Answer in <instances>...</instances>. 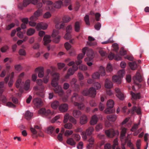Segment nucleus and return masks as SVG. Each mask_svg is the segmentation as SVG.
<instances>
[{
  "mask_svg": "<svg viewBox=\"0 0 149 149\" xmlns=\"http://www.w3.org/2000/svg\"><path fill=\"white\" fill-rule=\"evenodd\" d=\"M81 114V112L80 111L77 109L74 110L72 111V115L75 118H78Z\"/></svg>",
  "mask_w": 149,
  "mask_h": 149,
  "instance_id": "f3484780",
  "label": "nucleus"
},
{
  "mask_svg": "<svg viewBox=\"0 0 149 149\" xmlns=\"http://www.w3.org/2000/svg\"><path fill=\"white\" fill-rule=\"evenodd\" d=\"M44 69L42 67H38L36 68L35 70V71L36 72L38 71V77L39 78H42L44 76Z\"/></svg>",
  "mask_w": 149,
  "mask_h": 149,
  "instance_id": "1a4fd4ad",
  "label": "nucleus"
},
{
  "mask_svg": "<svg viewBox=\"0 0 149 149\" xmlns=\"http://www.w3.org/2000/svg\"><path fill=\"white\" fill-rule=\"evenodd\" d=\"M30 81L28 79L26 80L25 82L24 86V89L25 90H28L30 88Z\"/></svg>",
  "mask_w": 149,
  "mask_h": 149,
  "instance_id": "c85d7f7f",
  "label": "nucleus"
},
{
  "mask_svg": "<svg viewBox=\"0 0 149 149\" xmlns=\"http://www.w3.org/2000/svg\"><path fill=\"white\" fill-rule=\"evenodd\" d=\"M112 80L114 82H116L117 84H120L121 82V79L117 75H114L112 77Z\"/></svg>",
  "mask_w": 149,
  "mask_h": 149,
  "instance_id": "a211bd4d",
  "label": "nucleus"
},
{
  "mask_svg": "<svg viewBox=\"0 0 149 149\" xmlns=\"http://www.w3.org/2000/svg\"><path fill=\"white\" fill-rule=\"evenodd\" d=\"M54 90L55 93H58L60 96H62L63 95L64 92L61 87L59 86H57L54 87Z\"/></svg>",
  "mask_w": 149,
  "mask_h": 149,
  "instance_id": "9d476101",
  "label": "nucleus"
},
{
  "mask_svg": "<svg viewBox=\"0 0 149 149\" xmlns=\"http://www.w3.org/2000/svg\"><path fill=\"white\" fill-rule=\"evenodd\" d=\"M133 79L134 81V83L136 84H138L136 83V81H138L139 83L142 81L141 76L138 72L136 73V75L133 77Z\"/></svg>",
  "mask_w": 149,
  "mask_h": 149,
  "instance_id": "9b49d317",
  "label": "nucleus"
},
{
  "mask_svg": "<svg viewBox=\"0 0 149 149\" xmlns=\"http://www.w3.org/2000/svg\"><path fill=\"white\" fill-rule=\"evenodd\" d=\"M51 36L49 35H46L44 36L43 40L44 41L43 44L45 45H47L48 43L51 42Z\"/></svg>",
  "mask_w": 149,
  "mask_h": 149,
  "instance_id": "dca6fc26",
  "label": "nucleus"
},
{
  "mask_svg": "<svg viewBox=\"0 0 149 149\" xmlns=\"http://www.w3.org/2000/svg\"><path fill=\"white\" fill-rule=\"evenodd\" d=\"M71 20V18L68 16H65L63 18V22L64 23H68Z\"/></svg>",
  "mask_w": 149,
  "mask_h": 149,
  "instance_id": "e433bc0d",
  "label": "nucleus"
},
{
  "mask_svg": "<svg viewBox=\"0 0 149 149\" xmlns=\"http://www.w3.org/2000/svg\"><path fill=\"white\" fill-rule=\"evenodd\" d=\"M82 94L84 96L89 95V89H86L84 90L81 92Z\"/></svg>",
  "mask_w": 149,
  "mask_h": 149,
  "instance_id": "774afa93",
  "label": "nucleus"
},
{
  "mask_svg": "<svg viewBox=\"0 0 149 149\" xmlns=\"http://www.w3.org/2000/svg\"><path fill=\"white\" fill-rule=\"evenodd\" d=\"M96 94L95 89L91 87L89 89V95L92 97H94Z\"/></svg>",
  "mask_w": 149,
  "mask_h": 149,
  "instance_id": "2eb2a0df",
  "label": "nucleus"
},
{
  "mask_svg": "<svg viewBox=\"0 0 149 149\" xmlns=\"http://www.w3.org/2000/svg\"><path fill=\"white\" fill-rule=\"evenodd\" d=\"M88 121L87 116L85 114L82 115L80 118V123L83 125L86 124Z\"/></svg>",
  "mask_w": 149,
  "mask_h": 149,
  "instance_id": "ddd939ff",
  "label": "nucleus"
},
{
  "mask_svg": "<svg viewBox=\"0 0 149 149\" xmlns=\"http://www.w3.org/2000/svg\"><path fill=\"white\" fill-rule=\"evenodd\" d=\"M72 136H73L74 139L77 141H79L80 139V136L78 134H74Z\"/></svg>",
  "mask_w": 149,
  "mask_h": 149,
  "instance_id": "4d7b16f0",
  "label": "nucleus"
},
{
  "mask_svg": "<svg viewBox=\"0 0 149 149\" xmlns=\"http://www.w3.org/2000/svg\"><path fill=\"white\" fill-rule=\"evenodd\" d=\"M105 87L107 89L111 88L113 86L112 82L108 79H106L104 84Z\"/></svg>",
  "mask_w": 149,
  "mask_h": 149,
  "instance_id": "4468645a",
  "label": "nucleus"
},
{
  "mask_svg": "<svg viewBox=\"0 0 149 149\" xmlns=\"http://www.w3.org/2000/svg\"><path fill=\"white\" fill-rule=\"evenodd\" d=\"M129 65L132 70H134L137 68V65L135 62L130 63Z\"/></svg>",
  "mask_w": 149,
  "mask_h": 149,
  "instance_id": "2f4dec72",
  "label": "nucleus"
},
{
  "mask_svg": "<svg viewBox=\"0 0 149 149\" xmlns=\"http://www.w3.org/2000/svg\"><path fill=\"white\" fill-rule=\"evenodd\" d=\"M107 104L108 107L110 108H112L113 107L114 102L112 100H109L108 101Z\"/></svg>",
  "mask_w": 149,
  "mask_h": 149,
  "instance_id": "f704fd0d",
  "label": "nucleus"
},
{
  "mask_svg": "<svg viewBox=\"0 0 149 149\" xmlns=\"http://www.w3.org/2000/svg\"><path fill=\"white\" fill-rule=\"evenodd\" d=\"M125 71L124 70H119L118 72V76L120 77L121 79L125 75Z\"/></svg>",
  "mask_w": 149,
  "mask_h": 149,
  "instance_id": "a19ab883",
  "label": "nucleus"
},
{
  "mask_svg": "<svg viewBox=\"0 0 149 149\" xmlns=\"http://www.w3.org/2000/svg\"><path fill=\"white\" fill-rule=\"evenodd\" d=\"M15 70L18 71H20L22 70V68L20 64L16 65L14 66Z\"/></svg>",
  "mask_w": 149,
  "mask_h": 149,
  "instance_id": "09e8293b",
  "label": "nucleus"
},
{
  "mask_svg": "<svg viewBox=\"0 0 149 149\" xmlns=\"http://www.w3.org/2000/svg\"><path fill=\"white\" fill-rule=\"evenodd\" d=\"M98 118L96 115H94L92 117L90 121V123L91 125H94L96 124L98 121Z\"/></svg>",
  "mask_w": 149,
  "mask_h": 149,
  "instance_id": "6ab92c4d",
  "label": "nucleus"
},
{
  "mask_svg": "<svg viewBox=\"0 0 149 149\" xmlns=\"http://www.w3.org/2000/svg\"><path fill=\"white\" fill-rule=\"evenodd\" d=\"M64 125V127L65 129L71 130L72 128L73 125L70 123H65Z\"/></svg>",
  "mask_w": 149,
  "mask_h": 149,
  "instance_id": "4c0bfd02",
  "label": "nucleus"
},
{
  "mask_svg": "<svg viewBox=\"0 0 149 149\" xmlns=\"http://www.w3.org/2000/svg\"><path fill=\"white\" fill-rule=\"evenodd\" d=\"M94 131V128L93 127H90L86 130L85 132H82L81 135L83 140H86L87 138V136H91L92 134Z\"/></svg>",
  "mask_w": 149,
  "mask_h": 149,
  "instance_id": "f257e3e1",
  "label": "nucleus"
},
{
  "mask_svg": "<svg viewBox=\"0 0 149 149\" xmlns=\"http://www.w3.org/2000/svg\"><path fill=\"white\" fill-rule=\"evenodd\" d=\"M53 78L51 82V85L53 87H55L58 86V81L59 79V74L55 73L53 75Z\"/></svg>",
  "mask_w": 149,
  "mask_h": 149,
  "instance_id": "39448f33",
  "label": "nucleus"
},
{
  "mask_svg": "<svg viewBox=\"0 0 149 149\" xmlns=\"http://www.w3.org/2000/svg\"><path fill=\"white\" fill-rule=\"evenodd\" d=\"M65 25V23L63 22L59 26L58 24H57L55 25V28L56 29H63Z\"/></svg>",
  "mask_w": 149,
  "mask_h": 149,
  "instance_id": "58836bf2",
  "label": "nucleus"
},
{
  "mask_svg": "<svg viewBox=\"0 0 149 149\" xmlns=\"http://www.w3.org/2000/svg\"><path fill=\"white\" fill-rule=\"evenodd\" d=\"M62 4V2L61 1H59L56 3L54 7L57 8H60L61 7Z\"/></svg>",
  "mask_w": 149,
  "mask_h": 149,
  "instance_id": "c9c22d12",
  "label": "nucleus"
},
{
  "mask_svg": "<svg viewBox=\"0 0 149 149\" xmlns=\"http://www.w3.org/2000/svg\"><path fill=\"white\" fill-rule=\"evenodd\" d=\"M55 129V127L52 126L48 127L47 128V133L49 134H52Z\"/></svg>",
  "mask_w": 149,
  "mask_h": 149,
  "instance_id": "72a5a7b5",
  "label": "nucleus"
},
{
  "mask_svg": "<svg viewBox=\"0 0 149 149\" xmlns=\"http://www.w3.org/2000/svg\"><path fill=\"white\" fill-rule=\"evenodd\" d=\"M35 32V30L32 28H30L28 29L26 32L27 35L28 36H31L33 35Z\"/></svg>",
  "mask_w": 149,
  "mask_h": 149,
  "instance_id": "cd10ccee",
  "label": "nucleus"
},
{
  "mask_svg": "<svg viewBox=\"0 0 149 149\" xmlns=\"http://www.w3.org/2000/svg\"><path fill=\"white\" fill-rule=\"evenodd\" d=\"M42 12L43 11L42 9H38L34 13L33 15L31 16L30 17V19L31 20H35L37 17H39L42 15Z\"/></svg>",
  "mask_w": 149,
  "mask_h": 149,
  "instance_id": "423d86ee",
  "label": "nucleus"
},
{
  "mask_svg": "<svg viewBox=\"0 0 149 149\" xmlns=\"http://www.w3.org/2000/svg\"><path fill=\"white\" fill-rule=\"evenodd\" d=\"M130 94L132 96V98L134 100L140 99L141 97V94L140 93H135L132 91L130 92Z\"/></svg>",
  "mask_w": 149,
  "mask_h": 149,
  "instance_id": "aec40b11",
  "label": "nucleus"
},
{
  "mask_svg": "<svg viewBox=\"0 0 149 149\" xmlns=\"http://www.w3.org/2000/svg\"><path fill=\"white\" fill-rule=\"evenodd\" d=\"M18 53L19 55L25 56L26 54V52L25 50L24 49H20L19 50Z\"/></svg>",
  "mask_w": 149,
  "mask_h": 149,
  "instance_id": "a18cd8bd",
  "label": "nucleus"
},
{
  "mask_svg": "<svg viewBox=\"0 0 149 149\" xmlns=\"http://www.w3.org/2000/svg\"><path fill=\"white\" fill-rule=\"evenodd\" d=\"M42 2L44 4L49 6L52 5L53 3L52 1L47 0H42Z\"/></svg>",
  "mask_w": 149,
  "mask_h": 149,
  "instance_id": "603ef678",
  "label": "nucleus"
},
{
  "mask_svg": "<svg viewBox=\"0 0 149 149\" xmlns=\"http://www.w3.org/2000/svg\"><path fill=\"white\" fill-rule=\"evenodd\" d=\"M118 145V139L117 138H116L113 141V144L112 146L113 149H115L116 146Z\"/></svg>",
  "mask_w": 149,
  "mask_h": 149,
  "instance_id": "de8ad7c7",
  "label": "nucleus"
},
{
  "mask_svg": "<svg viewBox=\"0 0 149 149\" xmlns=\"http://www.w3.org/2000/svg\"><path fill=\"white\" fill-rule=\"evenodd\" d=\"M84 100L83 97L79 95L77 93H73L72 97L71 98V101L73 103V104L75 102H83Z\"/></svg>",
  "mask_w": 149,
  "mask_h": 149,
  "instance_id": "f03ea898",
  "label": "nucleus"
},
{
  "mask_svg": "<svg viewBox=\"0 0 149 149\" xmlns=\"http://www.w3.org/2000/svg\"><path fill=\"white\" fill-rule=\"evenodd\" d=\"M9 49V47L7 45H5L2 47L1 49L0 50L2 53H4L6 52Z\"/></svg>",
  "mask_w": 149,
  "mask_h": 149,
  "instance_id": "37998d69",
  "label": "nucleus"
},
{
  "mask_svg": "<svg viewBox=\"0 0 149 149\" xmlns=\"http://www.w3.org/2000/svg\"><path fill=\"white\" fill-rule=\"evenodd\" d=\"M127 129L124 127L122 128V131L120 134V137L121 139H122L125 135L126 133Z\"/></svg>",
  "mask_w": 149,
  "mask_h": 149,
  "instance_id": "ea45409f",
  "label": "nucleus"
},
{
  "mask_svg": "<svg viewBox=\"0 0 149 149\" xmlns=\"http://www.w3.org/2000/svg\"><path fill=\"white\" fill-rule=\"evenodd\" d=\"M73 132L72 130H67L64 133V135L65 136H68L72 134Z\"/></svg>",
  "mask_w": 149,
  "mask_h": 149,
  "instance_id": "79ce46f5",
  "label": "nucleus"
},
{
  "mask_svg": "<svg viewBox=\"0 0 149 149\" xmlns=\"http://www.w3.org/2000/svg\"><path fill=\"white\" fill-rule=\"evenodd\" d=\"M69 121L72 123L73 124L75 125L77 123V121L73 117L71 116L69 120Z\"/></svg>",
  "mask_w": 149,
  "mask_h": 149,
  "instance_id": "69168bd1",
  "label": "nucleus"
},
{
  "mask_svg": "<svg viewBox=\"0 0 149 149\" xmlns=\"http://www.w3.org/2000/svg\"><path fill=\"white\" fill-rule=\"evenodd\" d=\"M77 77L79 80H83L84 79V76L81 72H79L78 73Z\"/></svg>",
  "mask_w": 149,
  "mask_h": 149,
  "instance_id": "e2e57ef3",
  "label": "nucleus"
},
{
  "mask_svg": "<svg viewBox=\"0 0 149 149\" xmlns=\"http://www.w3.org/2000/svg\"><path fill=\"white\" fill-rule=\"evenodd\" d=\"M136 111L137 114L139 115L141 114V109L140 107H133L132 109V113H133L134 111Z\"/></svg>",
  "mask_w": 149,
  "mask_h": 149,
  "instance_id": "a878e982",
  "label": "nucleus"
},
{
  "mask_svg": "<svg viewBox=\"0 0 149 149\" xmlns=\"http://www.w3.org/2000/svg\"><path fill=\"white\" fill-rule=\"evenodd\" d=\"M107 118L109 121L114 122L116 119L117 116L115 115H109L107 116Z\"/></svg>",
  "mask_w": 149,
  "mask_h": 149,
  "instance_id": "412c9836",
  "label": "nucleus"
},
{
  "mask_svg": "<svg viewBox=\"0 0 149 149\" xmlns=\"http://www.w3.org/2000/svg\"><path fill=\"white\" fill-rule=\"evenodd\" d=\"M99 72L100 75L102 76H104L106 74L105 68L102 66L100 67Z\"/></svg>",
  "mask_w": 149,
  "mask_h": 149,
  "instance_id": "bb28decb",
  "label": "nucleus"
},
{
  "mask_svg": "<svg viewBox=\"0 0 149 149\" xmlns=\"http://www.w3.org/2000/svg\"><path fill=\"white\" fill-rule=\"evenodd\" d=\"M116 96L120 100H123L124 98V94L121 92L118 94H116Z\"/></svg>",
  "mask_w": 149,
  "mask_h": 149,
  "instance_id": "3c124183",
  "label": "nucleus"
},
{
  "mask_svg": "<svg viewBox=\"0 0 149 149\" xmlns=\"http://www.w3.org/2000/svg\"><path fill=\"white\" fill-rule=\"evenodd\" d=\"M66 142L68 144L72 146H75L76 142L72 138H69L67 140Z\"/></svg>",
  "mask_w": 149,
  "mask_h": 149,
  "instance_id": "4be33fe9",
  "label": "nucleus"
},
{
  "mask_svg": "<svg viewBox=\"0 0 149 149\" xmlns=\"http://www.w3.org/2000/svg\"><path fill=\"white\" fill-rule=\"evenodd\" d=\"M33 116V113L29 111H26L25 114V118L28 120L31 119Z\"/></svg>",
  "mask_w": 149,
  "mask_h": 149,
  "instance_id": "5701e85b",
  "label": "nucleus"
},
{
  "mask_svg": "<svg viewBox=\"0 0 149 149\" xmlns=\"http://www.w3.org/2000/svg\"><path fill=\"white\" fill-rule=\"evenodd\" d=\"M72 29V26L71 25H68L66 28V31L68 33H70Z\"/></svg>",
  "mask_w": 149,
  "mask_h": 149,
  "instance_id": "0e129e2a",
  "label": "nucleus"
},
{
  "mask_svg": "<svg viewBox=\"0 0 149 149\" xmlns=\"http://www.w3.org/2000/svg\"><path fill=\"white\" fill-rule=\"evenodd\" d=\"M33 104L37 107H40L43 105V102L39 98L34 99L33 100Z\"/></svg>",
  "mask_w": 149,
  "mask_h": 149,
  "instance_id": "0eeeda50",
  "label": "nucleus"
},
{
  "mask_svg": "<svg viewBox=\"0 0 149 149\" xmlns=\"http://www.w3.org/2000/svg\"><path fill=\"white\" fill-rule=\"evenodd\" d=\"M78 67L76 65H73L72 67L70 68L68 70L67 73L65 76V77L67 79L69 76L73 75L75 72L77 70Z\"/></svg>",
  "mask_w": 149,
  "mask_h": 149,
  "instance_id": "20e7f679",
  "label": "nucleus"
},
{
  "mask_svg": "<svg viewBox=\"0 0 149 149\" xmlns=\"http://www.w3.org/2000/svg\"><path fill=\"white\" fill-rule=\"evenodd\" d=\"M84 20L86 22V24L87 25H89L90 24L89 21V17L88 15H86L85 16Z\"/></svg>",
  "mask_w": 149,
  "mask_h": 149,
  "instance_id": "13d9d810",
  "label": "nucleus"
},
{
  "mask_svg": "<svg viewBox=\"0 0 149 149\" xmlns=\"http://www.w3.org/2000/svg\"><path fill=\"white\" fill-rule=\"evenodd\" d=\"M54 114V111H51L49 109H47L45 110L44 115L46 116H52Z\"/></svg>",
  "mask_w": 149,
  "mask_h": 149,
  "instance_id": "473e14b6",
  "label": "nucleus"
},
{
  "mask_svg": "<svg viewBox=\"0 0 149 149\" xmlns=\"http://www.w3.org/2000/svg\"><path fill=\"white\" fill-rule=\"evenodd\" d=\"M104 111L105 113L107 114H109L113 113L115 111H113V110L111 109H109V108L108 107Z\"/></svg>",
  "mask_w": 149,
  "mask_h": 149,
  "instance_id": "49530a36",
  "label": "nucleus"
},
{
  "mask_svg": "<svg viewBox=\"0 0 149 149\" xmlns=\"http://www.w3.org/2000/svg\"><path fill=\"white\" fill-rule=\"evenodd\" d=\"M72 116H70L69 114L68 113H66L64 115V119L63 120V122L64 123H66L68 120H69L70 117Z\"/></svg>",
  "mask_w": 149,
  "mask_h": 149,
  "instance_id": "7c9ffc66",
  "label": "nucleus"
},
{
  "mask_svg": "<svg viewBox=\"0 0 149 149\" xmlns=\"http://www.w3.org/2000/svg\"><path fill=\"white\" fill-rule=\"evenodd\" d=\"M112 46L113 48V50L116 52H117L118 49V45L116 43H114L113 44Z\"/></svg>",
  "mask_w": 149,
  "mask_h": 149,
  "instance_id": "680f3d73",
  "label": "nucleus"
},
{
  "mask_svg": "<svg viewBox=\"0 0 149 149\" xmlns=\"http://www.w3.org/2000/svg\"><path fill=\"white\" fill-rule=\"evenodd\" d=\"M94 86L96 90L100 89L101 87V86L100 84L97 82L94 83Z\"/></svg>",
  "mask_w": 149,
  "mask_h": 149,
  "instance_id": "bf43d9fd",
  "label": "nucleus"
},
{
  "mask_svg": "<svg viewBox=\"0 0 149 149\" xmlns=\"http://www.w3.org/2000/svg\"><path fill=\"white\" fill-rule=\"evenodd\" d=\"M59 102L58 101H55L52 103L51 107L53 109H56L59 105Z\"/></svg>",
  "mask_w": 149,
  "mask_h": 149,
  "instance_id": "c756f323",
  "label": "nucleus"
},
{
  "mask_svg": "<svg viewBox=\"0 0 149 149\" xmlns=\"http://www.w3.org/2000/svg\"><path fill=\"white\" fill-rule=\"evenodd\" d=\"M51 16V13L49 12H47L45 13L43 15V17L47 19L50 17Z\"/></svg>",
  "mask_w": 149,
  "mask_h": 149,
  "instance_id": "6e6d98bb",
  "label": "nucleus"
},
{
  "mask_svg": "<svg viewBox=\"0 0 149 149\" xmlns=\"http://www.w3.org/2000/svg\"><path fill=\"white\" fill-rule=\"evenodd\" d=\"M22 82V79H18L16 83V86L17 88H18L20 87V85Z\"/></svg>",
  "mask_w": 149,
  "mask_h": 149,
  "instance_id": "338daca9",
  "label": "nucleus"
},
{
  "mask_svg": "<svg viewBox=\"0 0 149 149\" xmlns=\"http://www.w3.org/2000/svg\"><path fill=\"white\" fill-rule=\"evenodd\" d=\"M87 55L88 57H90L93 59L94 57V53L93 50L91 49H88L87 52Z\"/></svg>",
  "mask_w": 149,
  "mask_h": 149,
  "instance_id": "393cba45",
  "label": "nucleus"
},
{
  "mask_svg": "<svg viewBox=\"0 0 149 149\" xmlns=\"http://www.w3.org/2000/svg\"><path fill=\"white\" fill-rule=\"evenodd\" d=\"M75 102L74 104V105L76 107H77L78 109L80 110H83L85 108L84 104L82 102Z\"/></svg>",
  "mask_w": 149,
  "mask_h": 149,
  "instance_id": "f8f14e48",
  "label": "nucleus"
},
{
  "mask_svg": "<svg viewBox=\"0 0 149 149\" xmlns=\"http://www.w3.org/2000/svg\"><path fill=\"white\" fill-rule=\"evenodd\" d=\"M77 82V80L74 78H73L70 82V84L71 86L73 87L75 84Z\"/></svg>",
  "mask_w": 149,
  "mask_h": 149,
  "instance_id": "052dcab7",
  "label": "nucleus"
},
{
  "mask_svg": "<svg viewBox=\"0 0 149 149\" xmlns=\"http://www.w3.org/2000/svg\"><path fill=\"white\" fill-rule=\"evenodd\" d=\"M100 75L99 72H96L93 74L92 77L94 79H99L100 78Z\"/></svg>",
  "mask_w": 149,
  "mask_h": 149,
  "instance_id": "c03bdc74",
  "label": "nucleus"
},
{
  "mask_svg": "<svg viewBox=\"0 0 149 149\" xmlns=\"http://www.w3.org/2000/svg\"><path fill=\"white\" fill-rule=\"evenodd\" d=\"M15 25V23H12L7 26L6 28V29L7 30H10L11 29L14 27Z\"/></svg>",
  "mask_w": 149,
  "mask_h": 149,
  "instance_id": "864d4df0",
  "label": "nucleus"
},
{
  "mask_svg": "<svg viewBox=\"0 0 149 149\" xmlns=\"http://www.w3.org/2000/svg\"><path fill=\"white\" fill-rule=\"evenodd\" d=\"M80 23L79 22H76L74 24V30L76 32H79L80 30Z\"/></svg>",
  "mask_w": 149,
  "mask_h": 149,
  "instance_id": "b1692460",
  "label": "nucleus"
},
{
  "mask_svg": "<svg viewBox=\"0 0 149 149\" xmlns=\"http://www.w3.org/2000/svg\"><path fill=\"white\" fill-rule=\"evenodd\" d=\"M31 2V0H24L23 6L24 7H26Z\"/></svg>",
  "mask_w": 149,
  "mask_h": 149,
  "instance_id": "5fc2aeb1",
  "label": "nucleus"
},
{
  "mask_svg": "<svg viewBox=\"0 0 149 149\" xmlns=\"http://www.w3.org/2000/svg\"><path fill=\"white\" fill-rule=\"evenodd\" d=\"M105 133L108 137L112 138L115 136H118L119 134V132L118 130L111 129L106 130Z\"/></svg>",
  "mask_w": 149,
  "mask_h": 149,
  "instance_id": "7ed1b4c3",
  "label": "nucleus"
},
{
  "mask_svg": "<svg viewBox=\"0 0 149 149\" xmlns=\"http://www.w3.org/2000/svg\"><path fill=\"white\" fill-rule=\"evenodd\" d=\"M68 109V105L67 104H61L59 107L58 109L61 112H66Z\"/></svg>",
  "mask_w": 149,
  "mask_h": 149,
  "instance_id": "6e6552de",
  "label": "nucleus"
},
{
  "mask_svg": "<svg viewBox=\"0 0 149 149\" xmlns=\"http://www.w3.org/2000/svg\"><path fill=\"white\" fill-rule=\"evenodd\" d=\"M59 33V31L56 30H54L52 35V36L53 38H55L58 36Z\"/></svg>",
  "mask_w": 149,
  "mask_h": 149,
  "instance_id": "8fccbe9b",
  "label": "nucleus"
}]
</instances>
